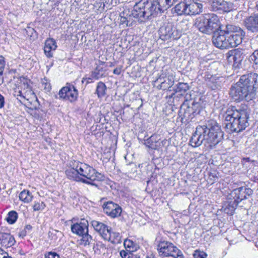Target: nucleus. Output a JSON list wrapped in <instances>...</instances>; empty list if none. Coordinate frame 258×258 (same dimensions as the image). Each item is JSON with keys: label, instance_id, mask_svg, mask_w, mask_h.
<instances>
[{"label": "nucleus", "instance_id": "obj_1", "mask_svg": "<svg viewBox=\"0 0 258 258\" xmlns=\"http://www.w3.org/2000/svg\"><path fill=\"white\" fill-rule=\"evenodd\" d=\"M213 37V43L217 48L228 49L242 43V30L234 25L227 24L224 29H220Z\"/></svg>", "mask_w": 258, "mask_h": 258}, {"label": "nucleus", "instance_id": "obj_2", "mask_svg": "<svg viewBox=\"0 0 258 258\" xmlns=\"http://www.w3.org/2000/svg\"><path fill=\"white\" fill-rule=\"evenodd\" d=\"M195 25L200 32L206 34H214L222 28L219 17L213 13L205 14L197 18Z\"/></svg>", "mask_w": 258, "mask_h": 258}, {"label": "nucleus", "instance_id": "obj_3", "mask_svg": "<svg viewBox=\"0 0 258 258\" xmlns=\"http://www.w3.org/2000/svg\"><path fill=\"white\" fill-rule=\"evenodd\" d=\"M203 5L199 0H183L172 9L177 16H195L203 11Z\"/></svg>", "mask_w": 258, "mask_h": 258}, {"label": "nucleus", "instance_id": "obj_4", "mask_svg": "<svg viewBox=\"0 0 258 258\" xmlns=\"http://www.w3.org/2000/svg\"><path fill=\"white\" fill-rule=\"evenodd\" d=\"M203 126L206 127L207 130L205 134L206 144L210 148L212 149L222 139L223 132L217 122L214 119L208 120Z\"/></svg>", "mask_w": 258, "mask_h": 258}, {"label": "nucleus", "instance_id": "obj_5", "mask_svg": "<svg viewBox=\"0 0 258 258\" xmlns=\"http://www.w3.org/2000/svg\"><path fill=\"white\" fill-rule=\"evenodd\" d=\"M74 166L78 170V175L81 177L88 180L91 183L90 185H95L94 181H102L104 176L97 172L92 167L78 161H74Z\"/></svg>", "mask_w": 258, "mask_h": 258}, {"label": "nucleus", "instance_id": "obj_6", "mask_svg": "<svg viewBox=\"0 0 258 258\" xmlns=\"http://www.w3.org/2000/svg\"><path fill=\"white\" fill-rule=\"evenodd\" d=\"M258 88V75L250 73L243 75V95L244 99L249 101L254 98Z\"/></svg>", "mask_w": 258, "mask_h": 258}, {"label": "nucleus", "instance_id": "obj_7", "mask_svg": "<svg viewBox=\"0 0 258 258\" xmlns=\"http://www.w3.org/2000/svg\"><path fill=\"white\" fill-rule=\"evenodd\" d=\"M159 255L162 257L171 256L173 258H184L182 252L172 243L160 241L157 245Z\"/></svg>", "mask_w": 258, "mask_h": 258}, {"label": "nucleus", "instance_id": "obj_8", "mask_svg": "<svg viewBox=\"0 0 258 258\" xmlns=\"http://www.w3.org/2000/svg\"><path fill=\"white\" fill-rule=\"evenodd\" d=\"M160 38L164 41L175 40L180 38L181 32L172 24L168 23L161 27L159 30Z\"/></svg>", "mask_w": 258, "mask_h": 258}, {"label": "nucleus", "instance_id": "obj_9", "mask_svg": "<svg viewBox=\"0 0 258 258\" xmlns=\"http://www.w3.org/2000/svg\"><path fill=\"white\" fill-rule=\"evenodd\" d=\"M175 76L173 74H166L164 71L153 82L152 85L158 90H165L170 88L174 83Z\"/></svg>", "mask_w": 258, "mask_h": 258}, {"label": "nucleus", "instance_id": "obj_10", "mask_svg": "<svg viewBox=\"0 0 258 258\" xmlns=\"http://www.w3.org/2000/svg\"><path fill=\"white\" fill-rule=\"evenodd\" d=\"M208 4L211 11L220 14L228 13L236 9L233 4L224 0H208Z\"/></svg>", "mask_w": 258, "mask_h": 258}, {"label": "nucleus", "instance_id": "obj_11", "mask_svg": "<svg viewBox=\"0 0 258 258\" xmlns=\"http://www.w3.org/2000/svg\"><path fill=\"white\" fill-rule=\"evenodd\" d=\"M145 8L149 20L155 17L160 13L163 12L165 10L162 7L160 0H153L149 2L148 0H144Z\"/></svg>", "mask_w": 258, "mask_h": 258}, {"label": "nucleus", "instance_id": "obj_12", "mask_svg": "<svg viewBox=\"0 0 258 258\" xmlns=\"http://www.w3.org/2000/svg\"><path fill=\"white\" fill-rule=\"evenodd\" d=\"M130 16L135 18L139 23L149 20L143 1L136 3Z\"/></svg>", "mask_w": 258, "mask_h": 258}, {"label": "nucleus", "instance_id": "obj_13", "mask_svg": "<svg viewBox=\"0 0 258 258\" xmlns=\"http://www.w3.org/2000/svg\"><path fill=\"white\" fill-rule=\"evenodd\" d=\"M206 128L203 125H198L196 128L195 132L193 133L189 140V145L192 147L196 148L200 146L205 141L206 138L205 134L206 133ZM205 145L207 144L205 143Z\"/></svg>", "mask_w": 258, "mask_h": 258}, {"label": "nucleus", "instance_id": "obj_14", "mask_svg": "<svg viewBox=\"0 0 258 258\" xmlns=\"http://www.w3.org/2000/svg\"><path fill=\"white\" fill-rule=\"evenodd\" d=\"M58 95L60 98L72 102L77 100L78 92L73 85L67 84L59 90Z\"/></svg>", "mask_w": 258, "mask_h": 258}, {"label": "nucleus", "instance_id": "obj_15", "mask_svg": "<svg viewBox=\"0 0 258 258\" xmlns=\"http://www.w3.org/2000/svg\"><path fill=\"white\" fill-rule=\"evenodd\" d=\"M102 207L104 213L111 218L119 217L122 212L121 207L111 201L104 203Z\"/></svg>", "mask_w": 258, "mask_h": 258}, {"label": "nucleus", "instance_id": "obj_16", "mask_svg": "<svg viewBox=\"0 0 258 258\" xmlns=\"http://www.w3.org/2000/svg\"><path fill=\"white\" fill-rule=\"evenodd\" d=\"M181 119H185V121L189 122L198 114V112H196L192 107L187 103L184 102L181 106L180 109Z\"/></svg>", "mask_w": 258, "mask_h": 258}, {"label": "nucleus", "instance_id": "obj_17", "mask_svg": "<svg viewBox=\"0 0 258 258\" xmlns=\"http://www.w3.org/2000/svg\"><path fill=\"white\" fill-rule=\"evenodd\" d=\"M65 173L67 177L70 180L81 182L85 184L91 183L88 180L79 176L78 170L74 166V162H72V164H71V167L66 170Z\"/></svg>", "mask_w": 258, "mask_h": 258}, {"label": "nucleus", "instance_id": "obj_18", "mask_svg": "<svg viewBox=\"0 0 258 258\" xmlns=\"http://www.w3.org/2000/svg\"><path fill=\"white\" fill-rule=\"evenodd\" d=\"M88 222L85 219H82L79 223H76L71 225V231L78 236H81L88 232Z\"/></svg>", "mask_w": 258, "mask_h": 258}, {"label": "nucleus", "instance_id": "obj_19", "mask_svg": "<svg viewBox=\"0 0 258 258\" xmlns=\"http://www.w3.org/2000/svg\"><path fill=\"white\" fill-rule=\"evenodd\" d=\"M242 77H240L237 83L230 89V95L234 101L239 102L242 100Z\"/></svg>", "mask_w": 258, "mask_h": 258}, {"label": "nucleus", "instance_id": "obj_20", "mask_svg": "<svg viewBox=\"0 0 258 258\" xmlns=\"http://www.w3.org/2000/svg\"><path fill=\"white\" fill-rule=\"evenodd\" d=\"M189 89V86L187 83L179 82L175 86L174 89L175 93L171 95L167 96L166 99H171L176 97V94L179 93L180 96H184L187 94V92Z\"/></svg>", "mask_w": 258, "mask_h": 258}, {"label": "nucleus", "instance_id": "obj_21", "mask_svg": "<svg viewBox=\"0 0 258 258\" xmlns=\"http://www.w3.org/2000/svg\"><path fill=\"white\" fill-rule=\"evenodd\" d=\"M204 79L207 86L212 90H216L220 87L219 79L216 77L210 75L208 72L205 73Z\"/></svg>", "mask_w": 258, "mask_h": 258}, {"label": "nucleus", "instance_id": "obj_22", "mask_svg": "<svg viewBox=\"0 0 258 258\" xmlns=\"http://www.w3.org/2000/svg\"><path fill=\"white\" fill-rule=\"evenodd\" d=\"M56 43L53 38H48L46 40L44 46V51L45 55L48 57H51L53 55L52 51L56 49Z\"/></svg>", "mask_w": 258, "mask_h": 258}, {"label": "nucleus", "instance_id": "obj_23", "mask_svg": "<svg viewBox=\"0 0 258 258\" xmlns=\"http://www.w3.org/2000/svg\"><path fill=\"white\" fill-rule=\"evenodd\" d=\"M105 62L99 60L95 69L92 72L91 77L95 80H98L105 76Z\"/></svg>", "mask_w": 258, "mask_h": 258}, {"label": "nucleus", "instance_id": "obj_24", "mask_svg": "<svg viewBox=\"0 0 258 258\" xmlns=\"http://www.w3.org/2000/svg\"><path fill=\"white\" fill-rule=\"evenodd\" d=\"M16 241L14 237L9 233H0V243L5 247H11L14 245Z\"/></svg>", "mask_w": 258, "mask_h": 258}, {"label": "nucleus", "instance_id": "obj_25", "mask_svg": "<svg viewBox=\"0 0 258 258\" xmlns=\"http://www.w3.org/2000/svg\"><path fill=\"white\" fill-rule=\"evenodd\" d=\"M244 25L246 28L251 31H254L258 29V15L250 16L244 21Z\"/></svg>", "mask_w": 258, "mask_h": 258}, {"label": "nucleus", "instance_id": "obj_26", "mask_svg": "<svg viewBox=\"0 0 258 258\" xmlns=\"http://www.w3.org/2000/svg\"><path fill=\"white\" fill-rule=\"evenodd\" d=\"M91 225L95 230L102 236L103 238L104 235L107 233L109 229L108 227L104 223L98 221L93 220L91 222Z\"/></svg>", "mask_w": 258, "mask_h": 258}, {"label": "nucleus", "instance_id": "obj_27", "mask_svg": "<svg viewBox=\"0 0 258 258\" xmlns=\"http://www.w3.org/2000/svg\"><path fill=\"white\" fill-rule=\"evenodd\" d=\"M107 233L104 235L103 239L111 242L112 243H118L120 240L119 233L112 231L111 228H109Z\"/></svg>", "mask_w": 258, "mask_h": 258}, {"label": "nucleus", "instance_id": "obj_28", "mask_svg": "<svg viewBox=\"0 0 258 258\" xmlns=\"http://www.w3.org/2000/svg\"><path fill=\"white\" fill-rule=\"evenodd\" d=\"M242 201V199H240L239 196L237 197V200H235L233 202H230L227 205L225 204L224 207H223V211L225 213L228 215H232L237 206L238 203Z\"/></svg>", "mask_w": 258, "mask_h": 258}, {"label": "nucleus", "instance_id": "obj_29", "mask_svg": "<svg viewBox=\"0 0 258 258\" xmlns=\"http://www.w3.org/2000/svg\"><path fill=\"white\" fill-rule=\"evenodd\" d=\"M229 124H227L226 127L227 129L229 128L231 132H240L242 131V125L240 124L241 121L238 119H233L231 120Z\"/></svg>", "mask_w": 258, "mask_h": 258}, {"label": "nucleus", "instance_id": "obj_30", "mask_svg": "<svg viewBox=\"0 0 258 258\" xmlns=\"http://www.w3.org/2000/svg\"><path fill=\"white\" fill-rule=\"evenodd\" d=\"M241 48H238L233 50V66L236 68H239L242 62V53Z\"/></svg>", "mask_w": 258, "mask_h": 258}, {"label": "nucleus", "instance_id": "obj_31", "mask_svg": "<svg viewBox=\"0 0 258 258\" xmlns=\"http://www.w3.org/2000/svg\"><path fill=\"white\" fill-rule=\"evenodd\" d=\"M157 144L156 135H152L147 139L144 140V144L149 148L156 149L157 147Z\"/></svg>", "mask_w": 258, "mask_h": 258}, {"label": "nucleus", "instance_id": "obj_32", "mask_svg": "<svg viewBox=\"0 0 258 258\" xmlns=\"http://www.w3.org/2000/svg\"><path fill=\"white\" fill-rule=\"evenodd\" d=\"M107 87L105 84L102 82H99L97 86L96 93L98 98H102L106 94Z\"/></svg>", "mask_w": 258, "mask_h": 258}, {"label": "nucleus", "instance_id": "obj_33", "mask_svg": "<svg viewBox=\"0 0 258 258\" xmlns=\"http://www.w3.org/2000/svg\"><path fill=\"white\" fill-rule=\"evenodd\" d=\"M239 111H241V109H239V110H233V112L231 113H227L225 116V120L226 121H231V120H233V119H238L239 120H240L241 113Z\"/></svg>", "mask_w": 258, "mask_h": 258}, {"label": "nucleus", "instance_id": "obj_34", "mask_svg": "<svg viewBox=\"0 0 258 258\" xmlns=\"http://www.w3.org/2000/svg\"><path fill=\"white\" fill-rule=\"evenodd\" d=\"M81 238L79 240V244L84 246L89 245L92 240V237L87 232V234L81 236Z\"/></svg>", "mask_w": 258, "mask_h": 258}, {"label": "nucleus", "instance_id": "obj_35", "mask_svg": "<svg viewBox=\"0 0 258 258\" xmlns=\"http://www.w3.org/2000/svg\"><path fill=\"white\" fill-rule=\"evenodd\" d=\"M33 196L28 190H24L19 195L20 199L25 203H29L32 200Z\"/></svg>", "mask_w": 258, "mask_h": 258}, {"label": "nucleus", "instance_id": "obj_36", "mask_svg": "<svg viewBox=\"0 0 258 258\" xmlns=\"http://www.w3.org/2000/svg\"><path fill=\"white\" fill-rule=\"evenodd\" d=\"M18 218V214L15 211H11L8 214L6 221L9 224H14Z\"/></svg>", "mask_w": 258, "mask_h": 258}, {"label": "nucleus", "instance_id": "obj_37", "mask_svg": "<svg viewBox=\"0 0 258 258\" xmlns=\"http://www.w3.org/2000/svg\"><path fill=\"white\" fill-rule=\"evenodd\" d=\"M160 1L164 10H166L178 2V0H160Z\"/></svg>", "mask_w": 258, "mask_h": 258}, {"label": "nucleus", "instance_id": "obj_38", "mask_svg": "<svg viewBox=\"0 0 258 258\" xmlns=\"http://www.w3.org/2000/svg\"><path fill=\"white\" fill-rule=\"evenodd\" d=\"M42 87L43 88L45 92H50L51 90V86L48 80L44 78L42 80Z\"/></svg>", "mask_w": 258, "mask_h": 258}, {"label": "nucleus", "instance_id": "obj_39", "mask_svg": "<svg viewBox=\"0 0 258 258\" xmlns=\"http://www.w3.org/2000/svg\"><path fill=\"white\" fill-rule=\"evenodd\" d=\"M207 256L205 252L198 249L196 250L193 253L194 258H207Z\"/></svg>", "mask_w": 258, "mask_h": 258}, {"label": "nucleus", "instance_id": "obj_40", "mask_svg": "<svg viewBox=\"0 0 258 258\" xmlns=\"http://www.w3.org/2000/svg\"><path fill=\"white\" fill-rule=\"evenodd\" d=\"M45 207V205L43 202H35L33 208L34 211H38L43 210Z\"/></svg>", "mask_w": 258, "mask_h": 258}, {"label": "nucleus", "instance_id": "obj_41", "mask_svg": "<svg viewBox=\"0 0 258 258\" xmlns=\"http://www.w3.org/2000/svg\"><path fill=\"white\" fill-rule=\"evenodd\" d=\"M209 175V180L211 182V184H213L214 182H216L218 179V176H217L215 172H209L208 173Z\"/></svg>", "mask_w": 258, "mask_h": 258}, {"label": "nucleus", "instance_id": "obj_42", "mask_svg": "<svg viewBox=\"0 0 258 258\" xmlns=\"http://www.w3.org/2000/svg\"><path fill=\"white\" fill-rule=\"evenodd\" d=\"M120 255L122 258H133V256L132 253L124 250L120 251Z\"/></svg>", "mask_w": 258, "mask_h": 258}, {"label": "nucleus", "instance_id": "obj_43", "mask_svg": "<svg viewBox=\"0 0 258 258\" xmlns=\"http://www.w3.org/2000/svg\"><path fill=\"white\" fill-rule=\"evenodd\" d=\"M125 168L128 173H132L136 169V165L133 163H131L129 164L126 165Z\"/></svg>", "mask_w": 258, "mask_h": 258}, {"label": "nucleus", "instance_id": "obj_44", "mask_svg": "<svg viewBox=\"0 0 258 258\" xmlns=\"http://www.w3.org/2000/svg\"><path fill=\"white\" fill-rule=\"evenodd\" d=\"M45 258H59V255L55 252H48L45 254Z\"/></svg>", "mask_w": 258, "mask_h": 258}, {"label": "nucleus", "instance_id": "obj_45", "mask_svg": "<svg viewBox=\"0 0 258 258\" xmlns=\"http://www.w3.org/2000/svg\"><path fill=\"white\" fill-rule=\"evenodd\" d=\"M190 107H192L196 112H198V114L200 113V104L199 102H195V101H193L190 105Z\"/></svg>", "mask_w": 258, "mask_h": 258}, {"label": "nucleus", "instance_id": "obj_46", "mask_svg": "<svg viewBox=\"0 0 258 258\" xmlns=\"http://www.w3.org/2000/svg\"><path fill=\"white\" fill-rule=\"evenodd\" d=\"M26 34L28 36L32 37L34 36V33H36V31L33 28L28 26L25 29Z\"/></svg>", "mask_w": 258, "mask_h": 258}, {"label": "nucleus", "instance_id": "obj_47", "mask_svg": "<svg viewBox=\"0 0 258 258\" xmlns=\"http://www.w3.org/2000/svg\"><path fill=\"white\" fill-rule=\"evenodd\" d=\"M131 17V16H129L128 18L125 17H121V22L122 23H125L127 26H131L132 24V22H131V21L130 20Z\"/></svg>", "mask_w": 258, "mask_h": 258}, {"label": "nucleus", "instance_id": "obj_48", "mask_svg": "<svg viewBox=\"0 0 258 258\" xmlns=\"http://www.w3.org/2000/svg\"><path fill=\"white\" fill-rule=\"evenodd\" d=\"M5 66V61L4 57L0 55V72L4 71Z\"/></svg>", "mask_w": 258, "mask_h": 258}, {"label": "nucleus", "instance_id": "obj_49", "mask_svg": "<svg viewBox=\"0 0 258 258\" xmlns=\"http://www.w3.org/2000/svg\"><path fill=\"white\" fill-rule=\"evenodd\" d=\"M251 59L254 61V62L256 64H258V51H255L252 56H251Z\"/></svg>", "mask_w": 258, "mask_h": 258}, {"label": "nucleus", "instance_id": "obj_50", "mask_svg": "<svg viewBox=\"0 0 258 258\" xmlns=\"http://www.w3.org/2000/svg\"><path fill=\"white\" fill-rule=\"evenodd\" d=\"M22 91L19 88L15 89L13 92V95L16 98H18L20 95H22Z\"/></svg>", "mask_w": 258, "mask_h": 258}, {"label": "nucleus", "instance_id": "obj_51", "mask_svg": "<svg viewBox=\"0 0 258 258\" xmlns=\"http://www.w3.org/2000/svg\"><path fill=\"white\" fill-rule=\"evenodd\" d=\"M242 190V187H240L237 189H234L233 191V194H235V197H236V195H238V196L236 197V199H237V197L238 196H239V197H240V192L241 191V190ZM240 199H241V198H240ZM236 200H237V199H235Z\"/></svg>", "mask_w": 258, "mask_h": 258}, {"label": "nucleus", "instance_id": "obj_52", "mask_svg": "<svg viewBox=\"0 0 258 258\" xmlns=\"http://www.w3.org/2000/svg\"><path fill=\"white\" fill-rule=\"evenodd\" d=\"M17 99L19 101H20L21 103H25V100H28L27 99H26V96L23 95L22 93V95H20V96H19L18 98H17Z\"/></svg>", "mask_w": 258, "mask_h": 258}, {"label": "nucleus", "instance_id": "obj_53", "mask_svg": "<svg viewBox=\"0 0 258 258\" xmlns=\"http://www.w3.org/2000/svg\"><path fill=\"white\" fill-rule=\"evenodd\" d=\"M5 103V97L0 94V108H2L4 107Z\"/></svg>", "mask_w": 258, "mask_h": 258}, {"label": "nucleus", "instance_id": "obj_54", "mask_svg": "<svg viewBox=\"0 0 258 258\" xmlns=\"http://www.w3.org/2000/svg\"><path fill=\"white\" fill-rule=\"evenodd\" d=\"M8 253L0 248V258H5L8 256Z\"/></svg>", "mask_w": 258, "mask_h": 258}, {"label": "nucleus", "instance_id": "obj_55", "mask_svg": "<svg viewBox=\"0 0 258 258\" xmlns=\"http://www.w3.org/2000/svg\"><path fill=\"white\" fill-rule=\"evenodd\" d=\"M121 68L122 67H118V68H115L113 70V74H115V75H120V73H121Z\"/></svg>", "mask_w": 258, "mask_h": 258}, {"label": "nucleus", "instance_id": "obj_56", "mask_svg": "<svg viewBox=\"0 0 258 258\" xmlns=\"http://www.w3.org/2000/svg\"><path fill=\"white\" fill-rule=\"evenodd\" d=\"M27 231L26 230V229H24L19 232V235L20 237H24L27 235Z\"/></svg>", "mask_w": 258, "mask_h": 258}, {"label": "nucleus", "instance_id": "obj_57", "mask_svg": "<svg viewBox=\"0 0 258 258\" xmlns=\"http://www.w3.org/2000/svg\"><path fill=\"white\" fill-rule=\"evenodd\" d=\"M24 229H26L27 231L30 232L32 229V226L30 224H27L25 226Z\"/></svg>", "mask_w": 258, "mask_h": 258}, {"label": "nucleus", "instance_id": "obj_58", "mask_svg": "<svg viewBox=\"0 0 258 258\" xmlns=\"http://www.w3.org/2000/svg\"><path fill=\"white\" fill-rule=\"evenodd\" d=\"M244 115L246 119L248 118L249 114L246 110L243 108V115Z\"/></svg>", "mask_w": 258, "mask_h": 258}, {"label": "nucleus", "instance_id": "obj_59", "mask_svg": "<svg viewBox=\"0 0 258 258\" xmlns=\"http://www.w3.org/2000/svg\"><path fill=\"white\" fill-rule=\"evenodd\" d=\"M3 72L4 71L0 72V85L1 84H2L3 83V80H4Z\"/></svg>", "mask_w": 258, "mask_h": 258}, {"label": "nucleus", "instance_id": "obj_60", "mask_svg": "<svg viewBox=\"0 0 258 258\" xmlns=\"http://www.w3.org/2000/svg\"><path fill=\"white\" fill-rule=\"evenodd\" d=\"M245 190L247 191L246 192L248 195H251L252 193V190L251 189L246 188L245 189Z\"/></svg>", "mask_w": 258, "mask_h": 258}, {"label": "nucleus", "instance_id": "obj_61", "mask_svg": "<svg viewBox=\"0 0 258 258\" xmlns=\"http://www.w3.org/2000/svg\"><path fill=\"white\" fill-rule=\"evenodd\" d=\"M3 16L0 14V26L3 24Z\"/></svg>", "mask_w": 258, "mask_h": 258}, {"label": "nucleus", "instance_id": "obj_62", "mask_svg": "<svg viewBox=\"0 0 258 258\" xmlns=\"http://www.w3.org/2000/svg\"><path fill=\"white\" fill-rule=\"evenodd\" d=\"M248 125L247 121H246L244 123H243V130L245 128L246 126Z\"/></svg>", "mask_w": 258, "mask_h": 258}, {"label": "nucleus", "instance_id": "obj_63", "mask_svg": "<svg viewBox=\"0 0 258 258\" xmlns=\"http://www.w3.org/2000/svg\"><path fill=\"white\" fill-rule=\"evenodd\" d=\"M146 258H155V257L153 255L150 254V255L147 256Z\"/></svg>", "mask_w": 258, "mask_h": 258}, {"label": "nucleus", "instance_id": "obj_64", "mask_svg": "<svg viewBox=\"0 0 258 258\" xmlns=\"http://www.w3.org/2000/svg\"><path fill=\"white\" fill-rule=\"evenodd\" d=\"M140 99L141 100V101L142 103H141V104L140 105V106L139 107V108H138L139 109L140 108L142 107V106H143V100H142V99Z\"/></svg>", "mask_w": 258, "mask_h": 258}]
</instances>
